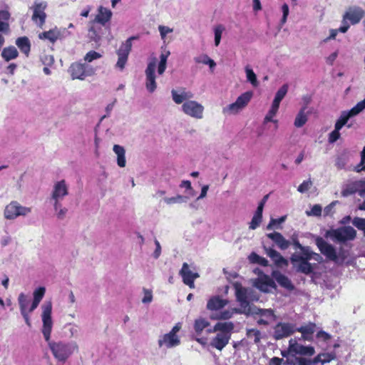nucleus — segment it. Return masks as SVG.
<instances>
[{"label":"nucleus","mask_w":365,"mask_h":365,"mask_svg":"<svg viewBox=\"0 0 365 365\" xmlns=\"http://www.w3.org/2000/svg\"><path fill=\"white\" fill-rule=\"evenodd\" d=\"M42 313V334L55 359L61 364H64L75 351H77L78 346L75 341L66 342L63 341H51V334L53 328L52 302H45L41 306Z\"/></svg>","instance_id":"1"},{"label":"nucleus","mask_w":365,"mask_h":365,"mask_svg":"<svg viewBox=\"0 0 365 365\" xmlns=\"http://www.w3.org/2000/svg\"><path fill=\"white\" fill-rule=\"evenodd\" d=\"M235 297L240 305V308L235 309L237 314H247L255 305H250L249 302L250 293L251 290L242 286L240 283L235 282L234 284Z\"/></svg>","instance_id":"2"},{"label":"nucleus","mask_w":365,"mask_h":365,"mask_svg":"<svg viewBox=\"0 0 365 365\" xmlns=\"http://www.w3.org/2000/svg\"><path fill=\"white\" fill-rule=\"evenodd\" d=\"M246 315L252 316L258 325L268 326L276 320V315L272 309H261L256 306Z\"/></svg>","instance_id":"3"},{"label":"nucleus","mask_w":365,"mask_h":365,"mask_svg":"<svg viewBox=\"0 0 365 365\" xmlns=\"http://www.w3.org/2000/svg\"><path fill=\"white\" fill-rule=\"evenodd\" d=\"M253 96L252 91H247L241 94L235 102L229 104L222 108V113L225 115H235L244 109Z\"/></svg>","instance_id":"4"},{"label":"nucleus","mask_w":365,"mask_h":365,"mask_svg":"<svg viewBox=\"0 0 365 365\" xmlns=\"http://www.w3.org/2000/svg\"><path fill=\"white\" fill-rule=\"evenodd\" d=\"M31 212V208L21 205L17 201H11L4 210V217L6 220H14L20 216H26Z\"/></svg>","instance_id":"5"},{"label":"nucleus","mask_w":365,"mask_h":365,"mask_svg":"<svg viewBox=\"0 0 365 365\" xmlns=\"http://www.w3.org/2000/svg\"><path fill=\"white\" fill-rule=\"evenodd\" d=\"M330 236L338 242H346L355 239L356 231L351 226H344L331 230Z\"/></svg>","instance_id":"6"},{"label":"nucleus","mask_w":365,"mask_h":365,"mask_svg":"<svg viewBox=\"0 0 365 365\" xmlns=\"http://www.w3.org/2000/svg\"><path fill=\"white\" fill-rule=\"evenodd\" d=\"M68 71L73 80H84L87 76L93 75L95 72L91 66L81 63H72Z\"/></svg>","instance_id":"7"},{"label":"nucleus","mask_w":365,"mask_h":365,"mask_svg":"<svg viewBox=\"0 0 365 365\" xmlns=\"http://www.w3.org/2000/svg\"><path fill=\"white\" fill-rule=\"evenodd\" d=\"M316 245L322 255L327 257V258L335 263H342L344 258H342L341 262L337 256L336 249L334 247L327 243L322 237H317L316 239Z\"/></svg>","instance_id":"8"},{"label":"nucleus","mask_w":365,"mask_h":365,"mask_svg":"<svg viewBox=\"0 0 365 365\" xmlns=\"http://www.w3.org/2000/svg\"><path fill=\"white\" fill-rule=\"evenodd\" d=\"M181 110L185 115L191 118L202 119L205 108L197 101L191 100L184 102L181 106Z\"/></svg>","instance_id":"9"},{"label":"nucleus","mask_w":365,"mask_h":365,"mask_svg":"<svg viewBox=\"0 0 365 365\" xmlns=\"http://www.w3.org/2000/svg\"><path fill=\"white\" fill-rule=\"evenodd\" d=\"M296 331L294 324L289 322H279L274 327L273 338L280 340L287 338Z\"/></svg>","instance_id":"10"},{"label":"nucleus","mask_w":365,"mask_h":365,"mask_svg":"<svg viewBox=\"0 0 365 365\" xmlns=\"http://www.w3.org/2000/svg\"><path fill=\"white\" fill-rule=\"evenodd\" d=\"M134 36L128 38L124 43H123L117 51L118 59L116 63V67L123 70L128 60V54L132 48V41L135 39Z\"/></svg>","instance_id":"11"},{"label":"nucleus","mask_w":365,"mask_h":365,"mask_svg":"<svg viewBox=\"0 0 365 365\" xmlns=\"http://www.w3.org/2000/svg\"><path fill=\"white\" fill-rule=\"evenodd\" d=\"M155 68H156V59L153 58L149 62L145 71V88L150 93H153L156 88L157 83L155 81Z\"/></svg>","instance_id":"12"},{"label":"nucleus","mask_w":365,"mask_h":365,"mask_svg":"<svg viewBox=\"0 0 365 365\" xmlns=\"http://www.w3.org/2000/svg\"><path fill=\"white\" fill-rule=\"evenodd\" d=\"M68 195V186L65 180L54 183L51 193V200L61 201Z\"/></svg>","instance_id":"13"},{"label":"nucleus","mask_w":365,"mask_h":365,"mask_svg":"<svg viewBox=\"0 0 365 365\" xmlns=\"http://www.w3.org/2000/svg\"><path fill=\"white\" fill-rule=\"evenodd\" d=\"M46 6V2H35L33 7L34 12L31 19L40 28H42L45 24L46 18L45 9Z\"/></svg>","instance_id":"14"},{"label":"nucleus","mask_w":365,"mask_h":365,"mask_svg":"<svg viewBox=\"0 0 365 365\" xmlns=\"http://www.w3.org/2000/svg\"><path fill=\"white\" fill-rule=\"evenodd\" d=\"M158 344L160 348L171 349L180 344V339L178 335L168 332L159 336Z\"/></svg>","instance_id":"15"},{"label":"nucleus","mask_w":365,"mask_h":365,"mask_svg":"<svg viewBox=\"0 0 365 365\" xmlns=\"http://www.w3.org/2000/svg\"><path fill=\"white\" fill-rule=\"evenodd\" d=\"M289 349L297 354L311 356L315 353L314 348L312 346H304L297 343L296 339H291L289 341Z\"/></svg>","instance_id":"16"},{"label":"nucleus","mask_w":365,"mask_h":365,"mask_svg":"<svg viewBox=\"0 0 365 365\" xmlns=\"http://www.w3.org/2000/svg\"><path fill=\"white\" fill-rule=\"evenodd\" d=\"M365 11L359 6H351L348 9L343 16L345 21H349L351 24H358L364 16Z\"/></svg>","instance_id":"17"},{"label":"nucleus","mask_w":365,"mask_h":365,"mask_svg":"<svg viewBox=\"0 0 365 365\" xmlns=\"http://www.w3.org/2000/svg\"><path fill=\"white\" fill-rule=\"evenodd\" d=\"M180 275L182 277L184 284L189 286L191 289L195 287V279L199 277L198 273L192 272L186 262L182 264V268L180 270Z\"/></svg>","instance_id":"18"},{"label":"nucleus","mask_w":365,"mask_h":365,"mask_svg":"<svg viewBox=\"0 0 365 365\" xmlns=\"http://www.w3.org/2000/svg\"><path fill=\"white\" fill-rule=\"evenodd\" d=\"M316 330L317 325L313 322H309L308 324L302 325L299 327H296V331L300 332L302 334L300 339L308 341H313V334Z\"/></svg>","instance_id":"19"},{"label":"nucleus","mask_w":365,"mask_h":365,"mask_svg":"<svg viewBox=\"0 0 365 365\" xmlns=\"http://www.w3.org/2000/svg\"><path fill=\"white\" fill-rule=\"evenodd\" d=\"M173 101L176 104H181L185 101H190L193 98L194 94L185 88H181L178 91L173 89L171 91Z\"/></svg>","instance_id":"20"},{"label":"nucleus","mask_w":365,"mask_h":365,"mask_svg":"<svg viewBox=\"0 0 365 365\" xmlns=\"http://www.w3.org/2000/svg\"><path fill=\"white\" fill-rule=\"evenodd\" d=\"M272 277L282 287L289 291H292L294 289V286L293 285L290 279L285 274L281 273L279 271H272Z\"/></svg>","instance_id":"21"},{"label":"nucleus","mask_w":365,"mask_h":365,"mask_svg":"<svg viewBox=\"0 0 365 365\" xmlns=\"http://www.w3.org/2000/svg\"><path fill=\"white\" fill-rule=\"evenodd\" d=\"M267 237L272 240L281 250H287L291 245L290 241L285 239L284 237L278 232L268 233L267 234Z\"/></svg>","instance_id":"22"},{"label":"nucleus","mask_w":365,"mask_h":365,"mask_svg":"<svg viewBox=\"0 0 365 365\" xmlns=\"http://www.w3.org/2000/svg\"><path fill=\"white\" fill-rule=\"evenodd\" d=\"M267 255L271 258L277 267L287 266L288 261L282 256V255L277 250L271 247H264Z\"/></svg>","instance_id":"23"},{"label":"nucleus","mask_w":365,"mask_h":365,"mask_svg":"<svg viewBox=\"0 0 365 365\" xmlns=\"http://www.w3.org/2000/svg\"><path fill=\"white\" fill-rule=\"evenodd\" d=\"M230 336L231 334L226 333H218L211 341L210 345L212 347L221 351L229 343Z\"/></svg>","instance_id":"24"},{"label":"nucleus","mask_w":365,"mask_h":365,"mask_svg":"<svg viewBox=\"0 0 365 365\" xmlns=\"http://www.w3.org/2000/svg\"><path fill=\"white\" fill-rule=\"evenodd\" d=\"M257 287L264 292H268L271 288H276L273 279L267 275H264L258 279Z\"/></svg>","instance_id":"25"},{"label":"nucleus","mask_w":365,"mask_h":365,"mask_svg":"<svg viewBox=\"0 0 365 365\" xmlns=\"http://www.w3.org/2000/svg\"><path fill=\"white\" fill-rule=\"evenodd\" d=\"M227 304V300L221 299L219 296L211 297L207 304V309L210 311H217Z\"/></svg>","instance_id":"26"},{"label":"nucleus","mask_w":365,"mask_h":365,"mask_svg":"<svg viewBox=\"0 0 365 365\" xmlns=\"http://www.w3.org/2000/svg\"><path fill=\"white\" fill-rule=\"evenodd\" d=\"M234 329V324L231 322H218L217 323L213 329H207V332L211 333L214 331H219L220 333H226L228 334H231L232 331Z\"/></svg>","instance_id":"27"},{"label":"nucleus","mask_w":365,"mask_h":365,"mask_svg":"<svg viewBox=\"0 0 365 365\" xmlns=\"http://www.w3.org/2000/svg\"><path fill=\"white\" fill-rule=\"evenodd\" d=\"M98 13L95 18V21L102 25H105L110 21L112 16V12L110 9L101 6L98 9Z\"/></svg>","instance_id":"28"},{"label":"nucleus","mask_w":365,"mask_h":365,"mask_svg":"<svg viewBox=\"0 0 365 365\" xmlns=\"http://www.w3.org/2000/svg\"><path fill=\"white\" fill-rule=\"evenodd\" d=\"M113 152L117 155V164L120 168H124L126 165L125 150L119 145H114L113 148Z\"/></svg>","instance_id":"29"},{"label":"nucleus","mask_w":365,"mask_h":365,"mask_svg":"<svg viewBox=\"0 0 365 365\" xmlns=\"http://www.w3.org/2000/svg\"><path fill=\"white\" fill-rule=\"evenodd\" d=\"M1 56L6 61H9L16 58L19 56V52L14 46H11L3 48Z\"/></svg>","instance_id":"30"},{"label":"nucleus","mask_w":365,"mask_h":365,"mask_svg":"<svg viewBox=\"0 0 365 365\" xmlns=\"http://www.w3.org/2000/svg\"><path fill=\"white\" fill-rule=\"evenodd\" d=\"M16 44L21 51L28 55L31 48L29 39L26 36L19 37L16 41Z\"/></svg>","instance_id":"31"},{"label":"nucleus","mask_w":365,"mask_h":365,"mask_svg":"<svg viewBox=\"0 0 365 365\" xmlns=\"http://www.w3.org/2000/svg\"><path fill=\"white\" fill-rule=\"evenodd\" d=\"M194 61L197 63H202L208 65L210 71H213L216 66V63L211 59L207 54H202L194 58Z\"/></svg>","instance_id":"32"},{"label":"nucleus","mask_w":365,"mask_h":365,"mask_svg":"<svg viewBox=\"0 0 365 365\" xmlns=\"http://www.w3.org/2000/svg\"><path fill=\"white\" fill-rule=\"evenodd\" d=\"M279 108V106L272 103L270 109L269 110L268 113H267V115H265V117L264 118V121H263L264 124H266L269 122H272V123H275L276 125H277L278 121H277V120L274 119V117L277 113ZM277 126V125H276V127Z\"/></svg>","instance_id":"33"},{"label":"nucleus","mask_w":365,"mask_h":365,"mask_svg":"<svg viewBox=\"0 0 365 365\" xmlns=\"http://www.w3.org/2000/svg\"><path fill=\"white\" fill-rule=\"evenodd\" d=\"M53 206L57 218L59 220L64 219L68 212V209L63 207L61 201H53Z\"/></svg>","instance_id":"34"},{"label":"nucleus","mask_w":365,"mask_h":365,"mask_svg":"<svg viewBox=\"0 0 365 365\" xmlns=\"http://www.w3.org/2000/svg\"><path fill=\"white\" fill-rule=\"evenodd\" d=\"M289 89L288 84H284L282 86L279 88L277 92L275 94L274 98L272 101V103L279 106L280 102L284 98L286 94L287 93Z\"/></svg>","instance_id":"35"},{"label":"nucleus","mask_w":365,"mask_h":365,"mask_svg":"<svg viewBox=\"0 0 365 365\" xmlns=\"http://www.w3.org/2000/svg\"><path fill=\"white\" fill-rule=\"evenodd\" d=\"M356 181L345 185L341 190V195L344 197L351 195L356 192L359 193Z\"/></svg>","instance_id":"36"},{"label":"nucleus","mask_w":365,"mask_h":365,"mask_svg":"<svg viewBox=\"0 0 365 365\" xmlns=\"http://www.w3.org/2000/svg\"><path fill=\"white\" fill-rule=\"evenodd\" d=\"M210 326V322L202 318L197 319L195 321L194 329L197 335L201 334L202 331Z\"/></svg>","instance_id":"37"},{"label":"nucleus","mask_w":365,"mask_h":365,"mask_svg":"<svg viewBox=\"0 0 365 365\" xmlns=\"http://www.w3.org/2000/svg\"><path fill=\"white\" fill-rule=\"evenodd\" d=\"M40 39H47L51 43H54L58 40V34H56V29H53L48 31H44L38 34Z\"/></svg>","instance_id":"38"},{"label":"nucleus","mask_w":365,"mask_h":365,"mask_svg":"<svg viewBox=\"0 0 365 365\" xmlns=\"http://www.w3.org/2000/svg\"><path fill=\"white\" fill-rule=\"evenodd\" d=\"M304 108H301L299 113H297L294 125L297 128L302 127L307 121V115H306Z\"/></svg>","instance_id":"39"},{"label":"nucleus","mask_w":365,"mask_h":365,"mask_svg":"<svg viewBox=\"0 0 365 365\" xmlns=\"http://www.w3.org/2000/svg\"><path fill=\"white\" fill-rule=\"evenodd\" d=\"M245 70L247 81H249L253 87H257L259 86V81L253 70L249 66H247Z\"/></svg>","instance_id":"40"},{"label":"nucleus","mask_w":365,"mask_h":365,"mask_svg":"<svg viewBox=\"0 0 365 365\" xmlns=\"http://www.w3.org/2000/svg\"><path fill=\"white\" fill-rule=\"evenodd\" d=\"M313 267L309 261H303L299 264H297V272H302L305 274H309L313 272Z\"/></svg>","instance_id":"41"},{"label":"nucleus","mask_w":365,"mask_h":365,"mask_svg":"<svg viewBox=\"0 0 365 365\" xmlns=\"http://www.w3.org/2000/svg\"><path fill=\"white\" fill-rule=\"evenodd\" d=\"M187 200L188 197L187 196H183L181 195H177L176 196L174 197L163 198V201L168 205L182 203L187 202Z\"/></svg>","instance_id":"42"},{"label":"nucleus","mask_w":365,"mask_h":365,"mask_svg":"<svg viewBox=\"0 0 365 365\" xmlns=\"http://www.w3.org/2000/svg\"><path fill=\"white\" fill-rule=\"evenodd\" d=\"M352 116L348 113V111H344L341 113L339 118L336 120L335 123V127L336 129L341 130L344 125L346 124L349 119Z\"/></svg>","instance_id":"43"},{"label":"nucleus","mask_w":365,"mask_h":365,"mask_svg":"<svg viewBox=\"0 0 365 365\" xmlns=\"http://www.w3.org/2000/svg\"><path fill=\"white\" fill-rule=\"evenodd\" d=\"M18 302L20 308V312H28L27 307L29 303L28 297L23 292L20 293L18 297Z\"/></svg>","instance_id":"44"},{"label":"nucleus","mask_w":365,"mask_h":365,"mask_svg":"<svg viewBox=\"0 0 365 365\" xmlns=\"http://www.w3.org/2000/svg\"><path fill=\"white\" fill-rule=\"evenodd\" d=\"M365 109V99L356 103L348 113L352 116H355Z\"/></svg>","instance_id":"45"},{"label":"nucleus","mask_w":365,"mask_h":365,"mask_svg":"<svg viewBox=\"0 0 365 365\" xmlns=\"http://www.w3.org/2000/svg\"><path fill=\"white\" fill-rule=\"evenodd\" d=\"M247 336L249 339H252L255 344H258L261 339V332L255 329H247Z\"/></svg>","instance_id":"46"},{"label":"nucleus","mask_w":365,"mask_h":365,"mask_svg":"<svg viewBox=\"0 0 365 365\" xmlns=\"http://www.w3.org/2000/svg\"><path fill=\"white\" fill-rule=\"evenodd\" d=\"M224 30H225V27L221 24H219L215 27L214 34H215V46H219L220 41H221L222 34V32L224 31Z\"/></svg>","instance_id":"47"},{"label":"nucleus","mask_w":365,"mask_h":365,"mask_svg":"<svg viewBox=\"0 0 365 365\" xmlns=\"http://www.w3.org/2000/svg\"><path fill=\"white\" fill-rule=\"evenodd\" d=\"M45 293H46V288L44 287H39L36 288L33 292V296H34L33 300L41 302V301L42 300V299L43 298V297L45 295Z\"/></svg>","instance_id":"48"},{"label":"nucleus","mask_w":365,"mask_h":365,"mask_svg":"<svg viewBox=\"0 0 365 365\" xmlns=\"http://www.w3.org/2000/svg\"><path fill=\"white\" fill-rule=\"evenodd\" d=\"M322 206L317 204L313 205L312 209L310 210L306 211V215L307 216H314V217H319L322 215Z\"/></svg>","instance_id":"49"},{"label":"nucleus","mask_w":365,"mask_h":365,"mask_svg":"<svg viewBox=\"0 0 365 365\" xmlns=\"http://www.w3.org/2000/svg\"><path fill=\"white\" fill-rule=\"evenodd\" d=\"M88 38L91 41H94L95 43H98L101 40V36L95 29V27L92 26L88 30Z\"/></svg>","instance_id":"50"},{"label":"nucleus","mask_w":365,"mask_h":365,"mask_svg":"<svg viewBox=\"0 0 365 365\" xmlns=\"http://www.w3.org/2000/svg\"><path fill=\"white\" fill-rule=\"evenodd\" d=\"M102 55L95 51H91L88 52L84 56V60L86 62L91 63L94 60L101 58Z\"/></svg>","instance_id":"51"},{"label":"nucleus","mask_w":365,"mask_h":365,"mask_svg":"<svg viewBox=\"0 0 365 365\" xmlns=\"http://www.w3.org/2000/svg\"><path fill=\"white\" fill-rule=\"evenodd\" d=\"M287 216L284 215L278 219L272 218L267 226V229L269 230H272L276 225L283 223L286 220Z\"/></svg>","instance_id":"52"},{"label":"nucleus","mask_w":365,"mask_h":365,"mask_svg":"<svg viewBox=\"0 0 365 365\" xmlns=\"http://www.w3.org/2000/svg\"><path fill=\"white\" fill-rule=\"evenodd\" d=\"M235 309H236L232 310H224L221 312L220 314H218L216 319L222 320L229 319L233 316L234 313H236Z\"/></svg>","instance_id":"53"},{"label":"nucleus","mask_w":365,"mask_h":365,"mask_svg":"<svg viewBox=\"0 0 365 365\" xmlns=\"http://www.w3.org/2000/svg\"><path fill=\"white\" fill-rule=\"evenodd\" d=\"M352 224L359 230H363L365 233V219L361 217H354Z\"/></svg>","instance_id":"54"},{"label":"nucleus","mask_w":365,"mask_h":365,"mask_svg":"<svg viewBox=\"0 0 365 365\" xmlns=\"http://www.w3.org/2000/svg\"><path fill=\"white\" fill-rule=\"evenodd\" d=\"M312 185V182L311 180H304L299 185L297 190L301 193H304L311 188Z\"/></svg>","instance_id":"55"},{"label":"nucleus","mask_w":365,"mask_h":365,"mask_svg":"<svg viewBox=\"0 0 365 365\" xmlns=\"http://www.w3.org/2000/svg\"><path fill=\"white\" fill-rule=\"evenodd\" d=\"M347 163V158L345 155H339L336 159L335 165L338 169H343Z\"/></svg>","instance_id":"56"},{"label":"nucleus","mask_w":365,"mask_h":365,"mask_svg":"<svg viewBox=\"0 0 365 365\" xmlns=\"http://www.w3.org/2000/svg\"><path fill=\"white\" fill-rule=\"evenodd\" d=\"M262 217H260L256 215H254L252 217V219L250 223L249 228L250 230L257 229L259 226V225L262 222Z\"/></svg>","instance_id":"57"},{"label":"nucleus","mask_w":365,"mask_h":365,"mask_svg":"<svg viewBox=\"0 0 365 365\" xmlns=\"http://www.w3.org/2000/svg\"><path fill=\"white\" fill-rule=\"evenodd\" d=\"M339 129H336L334 126V130L331 131L329 135V142L330 143H334L340 138Z\"/></svg>","instance_id":"58"},{"label":"nucleus","mask_w":365,"mask_h":365,"mask_svg":"<svg viewBox=\"0 0 365 365\" xmlns=\"http://www.w3.org/2000/svg\"><path fill=\"white\" fill-rule=\"evenodd\" d=\"M302 256L304 261L311 260V256L312 254V250L308 246H305L302 250Z\"/></svg>","instance_id":"59"},{"label":"nucleus","mask_w":365,"mask_h":365,"mask_svg":"<svg viewBox=\"0 0 365 365\" xmlns=\"http://www.w3.org/2000/svg\"><path fill=\"white\" fill-rule=\"evenodd\" d=\"M288 364L290 365H312L311 359L304 358V357H297L296 358V363L292 364L290 362H287Z\"/></svg>","instance_id":"60"},{"label":"nucleus","mask_w":365,"mask_h":365,"mask_svg":"<svg viewBox=\"0 0 365 365\" xmlns=\"http://www.w3.org/2000/svg\"><path fill=\"white\" fill-rule=\"evenodd\" d=\"M317 338L319 340L327 342L331 339V335L323 330H320L317 334Z\"/></svg>","instance_id":"61"},{"label":"nucleus","mask_w":365,"mask_h":365,"mask_svg":"<svg viewBox=\"0 0 365 365\" xmlns=\"http://www.w3.org/2000/svg\"><path fill=\"white\" fill-rule=\"evenodd\" d=\"M58 39L65 38L70 35V32L66 28L58 29L56 27Z\"/></svg>","instance_id":"62"},{"label":"nucleus","mask_w":365,"mask_h":365,"mask_svg":"<svg viewBox=\"0 0 365 365\" xmlns=\"http://www.w3.org/2000/svg\"><path fill=\"white\" fill-rule=\"evenodd\" d=\"M158 30L160 31L162 39H165L166 35L168 34L172 33L173 31V29H170L168 26H159Z\"/></svg>","instance_id":"63"},{"label":"nucleus","mask_w":365,"mask_h":365,"mask_svg":"<svg viewBox=\"0 0 365 365\" xmlns=\"http://www.w3.org/2000/svg\"><path fill=\"white\" fill-rule=\"evenodd\" d=\"M356 186H358L359 195L361 197L365 196V179L357 180Z\"/></svg>","instance_id":"64"}]
</instances>
